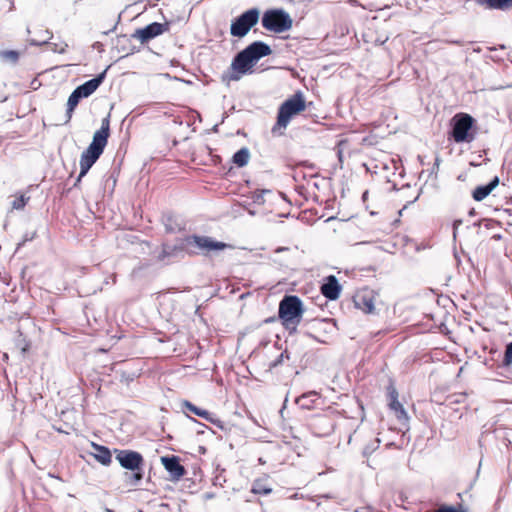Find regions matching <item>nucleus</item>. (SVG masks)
<instances>
[{"label":"nucleus","mask_w":512,"mask_h":512,"mask_svg":"<svg viewBox=\"0 0 512 512\" xmlns=\"http://www.w3.org/2000/svg\"><path fill=\"white\" fill-rule=\"evenodd\" d=\"M478 2L489 9L507 10L512 7V0H479Z\"/></svg>","instance_id":"nucleus-20"},{"label":"nucleus","mask_w":512,"mask_h":512,"mask_svg":"<svg viewBox=\"0 0 512 512\" xmlns=\"http://www.w3.org/2000/svg\"><path fill=\"white\" fill-rule=\"evenodd\" d=\"M348 141H340L337 146V156L339 160L340 169L343 168V157L345 148L348 147Z\"/></svg>","instance_id":"nucleus-29"},{"label":"nucleus","mask_w":512,"mask_h":512,"mask_svg":"<svg viewBox=\"0 0 512 512\" xmlns=\"http://www.w3.org/2000/svg\"><path fill=\"white\" fill-rule=\"evenodd\" d=\"M0 58L3 61H8L11 63H16L19 59V53L15 50H4L0 51Z\"/></svg>","instance_id":"nucleus-25"},{"label":"nucleus","mask_w":512,"mask_h":512,"mask_svg":"<svg viewBox=\"0 0 512 512\" xmlns=\"http://www.w3.org/2000/svg\"><path fill=\"white\" fill-rule=\"evenodd\" d=\"M452 136L455 142H470L473 136L469 131L472 128L473 118L468 114H458L453 118Z\"/></svg>","instance_id":"nucleus-8"},{"label":"nucleus","mask_w":512,"mask_h":512,"mask_svg":"<svg viewBox=\"0 0 512 512\" xmlns=\"http://www.w3.org/2000/svg\"><path fill=\"white\" fill-rule=\"evenodd\" d=\"M251 60L255 63L261 58L272 53L270 46L262 41H255L244 48Z\"/></svg>","instance_id":"nucleus-15"},{"label":"nucleus","mask_w":512,"mask_h":512,"mask_svg":"<svg viewBox=\"0 0 512 512\" xmlns=\"http://www.w3.org/2000/svg\"><path fill=\"white\" fill-rule=\"evenodd\" d=\"M435 512H464V511L456 509L452 506H441Z\"/></svg>","instance_id":"nucleus-34"},{"label":"nucleus","mask_w":512,"mask_h":512,"mask_svg":"<svg viewBox=\"0 0 512 512\" xmlns=\"http://www.w3.org/2000/svg\"><path fill=\"white\" fill-rule=\"evenodd\" d=\"M390 398V409L394 412L399 421L406 422L408 420V416L402 404L397 400V394L392 392Z\"/></svg>","instance_id":"nucleus-19"},{"label":"nucleus","mask_w":512,"mask_h":512,"mask_svg":"<svg viewBox=\"0 0 512 512\" xmlns=\"http://www.w3.org/2000/svg\"><path fill=\"white\" fill-rule=\"evenodd\" d=\"M284 359H289V354L287 351H283L273 362L270 363V369L281 365Z\"/></svg>","instance_id":"nucleus-31"},{"label":"nucleus","mask_w":512,"mask_h":512,"mask_svg":"<svg viewBox=\"0 0 512 512\" xmlns=\"http://www.w3.org/2000/svg\"><path fill=\"white\" fill-rule=\"evenodd\" d=\"M169 27L170 25L168 22H153L148 24L144 28L137 29L132 34V37L140 40V42L144 44L168 31Z\"/></svg>","instance_id":"nucleus-10"},{"label":"nucleus","mask_w":512,"mask_h":512,"mask_svg":"<svg viewBox=\"0 0 512 512\" xmlns=\"http://www.w3.org/2000/svg\"><path fill=\"white\" fill-rule=\"evenodd\" d=\"M45 43H46V40H43V41H36V40H34V39H33V40H31V44H32V45H37V46H39V45H42V44H45Z\"/></svg>","instance_id":"nucleus-36"},{"label":"nucleus","mask_w":512,"mask_h":512,"mask_svg":"<svg viewBox=\"0 0 512 512\" xmlns=\"http://www.w3.org/2000/svg\"><path fill=\"white\" fill-rule=\"evenodd\" d=\"M250 159V151L247 147H243L239 149L236 153H234L232 157V162L238 167H244L248 164Z\"/></svg>","instance_id":"nucleus-21"},{"label":"nucleus","mask_w":512,"mask_h":512,"mask_svg":"<svg viewBox=\"0 0 512 512\" xmlns=\"http://www.w3.org/2000/svg\"><path fill=\"white\" fill-rule=\"evenodd\" d=\"M161 463L169 473L170 479L173 481L180 480L186 474V469L180 463V458L178 456H163L161 457Z\"/></svg>","instance_id":"nucleus-12"},{"label":"nucleus","mask_w":512,"mask_h":512,"mask_svg":"<svg viewBox=\"0 0 512 512\" xmlns=\"http://www.w3.org/2000/svg\"><path fill=\"white\" fill-rule=\"evenodd\" d=\"M376 293L368 288L359 290L354 296V304L366 314H373L376 311Z\"/></svg>","instance_id":"nucleus-11"},{"label":"nucleus","mask_w":512,"mask_h":512,"mask_svg":"<svg viewBox=\"0 0 512 512\" xmlns=\"http://www.w3.org/2000/svg\"><path fill=\"white\" fill-rule=\"evenodd\" d=\"M184 242L188 247H196L199 252L205 256L209 255L212 251H221L226 248H233L232 245L214 240L212 237L196 234L185 237Z\"/></svg>","instance_id":"nucleus-6"},{"label":"nucleus","mask_w":512,"mask_h":512,"mask_svg":"<svg viewBox=\"0 0 512 512\" xmlns=\"http://www.w3.org/2000/svg\"><path fill=\"white\" fill-rule=\"evenodd\" d=\"M253 492L258 493V492H260V490L253 488Z\"/></svg>","instance_id":"nucleus-43"},{"label":"nucleus","mask_w":512,"mask_h":512,"mask_svg":"<svg viewBox=\"0 0 512 512\" xmlns=\"http://www.w3.org/2000/svg\"><path fill=\"white\" fill-rule=\"evenodd\" d=\"M92 447L94 449L93 455L99 463H101L102 465H105V466H107L111 463L112 455H111L109 448H107L106 446H103V445L95 444V443L92 444Z\"/></svg>","instance_id":"nucleus-18"},{"label":"nucleus","mask_w":512,"mask_h":512,"mask_svg":"<svg viewBox=\"0 0 512 512\" xmlns=\"http://www.w3.org/2000/svg\"><path fill=\"white\" fill-rule=\"evenodd\" d=\"M260 19V10L250 8L234 18L230 25V34L233 37L243 38Z\"/></svg>","instance_id":"nucleus-5"},{"label":"nucleus","mask_w":512,"mask_h":512,"mask_svg":"<svg viewBox=\"0 0 512 512\" xmlns=\"http://www.w3.org/2000/svg\"><path fill=\"white\" fill-rule=\"evenodd\" d=\"M106 71L107 70H104L94 78L84 82L83 84L75 88L77 92L82 96V98L89 97L98 89V87L103 83L105 79Z\"/></svg>","instance_id":"nucleus-14"},{"label":"nucleus","mask_w":512,"mask_h":512,"mask_svg":"<svg viewBox=\"0 0 512 512\" xmlns=\"http://www.w3.org/2000/svg\"><path fill=\"white\" fill-rule=\"evenodd\" d=\"M262 26L274 33H283L292 28L293 20L288 12L282 8L266 10L261 18Z\"/></svg>","instance_id":"nucleus-4"},{"label":"nucleus","mask_w":512,"mask_h":512,"mask_svg":"<svg viewBox=\"0 0 512 512\" xmlns=\"http://www.w3.org/2000/svg\"><path fill=\"white\" fill-rule=\"evenodd\" d=\"M81 99H83L82 96L77 92L76 89H74L67 101L66 122L70 121V119L72 118V113L74 112L75 108L77 107Z\"/></svg>","instance_id":"nucleus-23"},{"label":"nucleus","mask_w":512,"mask_h":512,"mask_svg":"<svg viewBox=\"0 0 512 512\" xmlns=\"http://www.w3.org/2000/svg\"><path fill=\"white\" fill-rule=\"evenodd\" d=\"M306 102L302 92H296L292 97L285 100L279 107L277 122L272 131L276 132L277 129L285 130L290 123L293 116L304 111Z\"/></svg>","instance_id":"nucleus-2"},{"label":"nucleus","mask_w":512,"mask_h":512,"mask_svg":"<svg viewBox=\"0 0 512 512\" xmlns=\"http://www.w3.org/2000/svg\"><path fill=\"white\" fill-rule=\"evenodd\" d=\"M31 239H32V237H31V238H29L28 236H25L24 240H23L21 243H19V244H18V246L23 245L26 241H29V240H31Z\"/></svg>","instance_id":"nucleus-38"},{"label":"nucleus","mask_w":512,"mask_h":512,"mask_svg":"<svg viewBox=\"0 0 512 512\" xmlns=\"http://www.w3.org/2000/svg\"><path fill=\"white\" fill-rule=\"evenodd\" d=\"M143 476L144 473L142 468H140V470L132 471V474L127 478V483L131 486H135L143 479Z\"/></svg>","instance_id":"nucleus-26"},{"label":"nucleus","mask_w":512,"mask_h":512,"mask_svg":"<svg viewBox=\"0 0 512 512\" xmlns=\"http://www.w3.org/2000/svg\"><path fill=\"white\" fill-rule=\"evenodd\" d=\"M319 398L318 393L315 391H310L305 393L297 398L296 402L303 409H311L313 408V403L315 400Z\"/></svg>","instance_id":"nucleus-22"},{"label":"nucleus","mask_w":512,"mask_h":512,"mask_svg":"<svg viewBox=\"0 0 512 512\" xmlns=\"http://www.w3.org/2000/svg\"><path fill=\"white\" fill-rule=\"evenodd\" d=\"M30 200V196H27L25 194H20L18 197H16L11 202V209L12 210H22Z\"/></svg>","instance_id":"nucleus-24"},{"label":"nucleus","mask_w":512,"mask_h":512,"mask_svg":"<svg viewBox=\"0 0 512 512\" xmlns=\"http://www.w3.org/2000/svg\"><path fill=\"white\" fill-rule=\"evenodd\" d=\"M183 407L187 409L188 411L192 412L193 414L205 419L206 421L218 426L219 428L223 429V423L221 420L215 417L214 414L210 413L209 411L202 409L200 407H197L196 405L192 404L189 401L183 402Z\"/></svg>","instance_id":"nucleus-16"},{"label":"nucleus","mask_w":512,"mask_h":512,"mask_svg":"<svg viewBox=\"0 0 512 512\" xmlns=\"http://www.w3.org/2000/svg\"><path fill=\"white\" fill-rule=\"evenodd\" d=\"M504 364L505 365L512 364V342L506 346L505 355H504Z\"/></svg>","instance_id":"nucleus-33"},{"label":"nucleus","mask_w":512,"mask_h":512,"mask_svg":"<svg viewBox=\"0 0 512 512\" xmlns=\"http://www.w3.org/2000/svg\"><path fill=\"white\" fill-rule=\"evenodd\" d=\"M66 47H67L66 44L65 45H61V46H58L57 44H54V47L52 48V50L54 52L62 54V53H65Z\"/></svg>","instance_id":"nucleus-35"},{"label":"nucleus","mask_w":512,"mask_h":512,"mask_svg":"<svg viewBox=\"0 0 512 512\" xmlns=\"http://www.w3.org/2000/svg\"><path fill=\"white\" fill-rule=\"evenodd\" d=\"M164 224L167 232L173 233L182 229L180 224L174 223V217L171 215L166 216Z\"/></svg>","instance_id":"nucleus-27"},{"label":"nucleus","mask_w":512,"mask_h":512,"mask_svg":"<svg viewBox=\"0 0 512 512\" xmlns=\"http://www.w3.org/2000/svg\"><path fill=\"white\" fill-rule=\"evenodd\" d=\"M341 285L334 275H329L323 279L320 287L322 295L328 300L334 301L339 298L341 292Z\"/></svg>","instance_id":"nucleus-13"},{"label":"nucleus","mask_w":512,"mask_h":512,"mask_svg":"<svg viewBox=\"0 0 512 512\" xmlns=\"http://www.w3.org/2000/svg\"><path fill=\"white\" fill-rule=\"evenodd\" d=\"M110 134V121L109 116L102 119L101 127L94 135L92 142L85 149L80 157V173L76 179L74 187H77L81 179L88 173L90 168L96 163L101 154L103 153L108 137Z\"/></svg>","instance_id":"nucleus-1"},{"label":"nucleus","mask_w":512,"mask_h":512,"mask_svg":"<svg viewBox=\"0 0 512 512\" xmlns=\"http://www.w3.org/2000/svg\"><path fill=\"white\" fill-rule=\"evenodd\" d=\"M379 439H374L372 442H370L364 449H363V455L367 456L371 453H373L375 450L379 447Z\"/></svg>","instance_id":"nucleus-30"},{"label":"nucleus","mask_w":512,"mask_h":512,"mask_svg":"<svg viewBox=\"0 0 512 512\" xmlns=\"http://www.w3.org/2000/svg\"><path fill=\"white\" fill-rule=\"evenodd\" d=\"M114 452L116 455L115 458L122 468L135 471L143 467L144 458L139 452L120 449H115Z\"/></svg>","instance_id":"nucleus-9"},{"label":"nucleus","mask_w":512,"mask_h":512,"mask_svg":"<svg viewBox=\"0 0 512 512\" xmlns=\"http://www.w3.org/2000/svg\"><path fill=\"white\" fill-rule=\"evenodd\" d=\"M361 512H369V511H368V510H363V511H361Z\"/></svg>","instance_id":"nucleus-44"},{"label":"nucleus","mask_w":512,"mask_h":512,"mask_svg":"<svg viewBox=\"0 0 512 512\" xmlns=\"http://www.w3.org/2000/svg\"><path fill=\"white\" fill-rule=\"evenodd\" d=\"M351 441H352V434H350V435L348 436V443H350Z\"/></svg>","instance_id":"nucleus-41"},{"label":"nucleus","mask_w":512,"mask_h":512,"mask_svg":"<svg viewBox=\"0 0 512 512\" xmlns=\"http://www.w3.org/2000/svg\"><path fill=\"white\" fill-rule=\"evenodd\" d=\"M104 511H105V512H114V511H113L112 509H110V508H105V510H104Z\"/></svg>","instance_id":"nucleus-42"},{"label":"nucleus","mask_w":512,"mask_h":512,"mask_svg":"<svg viewBox=\"0 0 512 512\" xmlns=\"http://www.w3.org/2000/svg\"><path fill=\"white\" fill-rule=\"evenodd\" d=\"M499 184V178L494 177L489 184L478 186L473 192V198L476 201H482L485 199Z\"/></svg>","instance_id":"nucleus-17"},{"label":"nucleus","mask_w":512,"mask_h":512,"mask_svg":"<svg viewBox=\"0 0 512 512\" xmlns=\"http://www.w3.org/2000/svg\"><path fill=\"white\" fill-rule=\"evenodd\" d=\"M270 192H271L270 190H266V189L256 190L253 192L251 198L255 204H259V205L264 204V202H265L264 195L266 193H270Z\"/></svg>","instance_id":"nucleus-28"},{"label":"nucleus","mask_w":512,"mask_h":512,"mask_svg":"<svg viewBox=\"0 0 512 512\" xmlns=\"http://www.w3.org/2000/svg\"><path fill=\"white\" fill-rule=\"evenodd\" d=\"M174 250H175V247L164 245L162 252L158 256V259L164 260L166 257H169L170 255H172Z\"/></svg>","instance_id":"nucleus-32"},{"label":"nucleus","mask_w":512,"mask_h":512,"mask_svg":"<svg viewBox=\"0 0 512 512\" xmlns=\"http://www.w3.org/2000/svg\"><path fill=\"white\" fill-rule=\"evenodd\" d=\"M368 200V191H365L362 195V201L365 203Z\"/></svg>","instance_id":"nucleus-37"},{"label":"nucleus","mask_w":512,"mask_h":512,"mask_svg":"<svg viewBox=\"0 0 512 512\" xmlns=\"http://www.w3.org/2000/svg\"><path fill=\"white\" fill-rule=\"evenodd\" d=\"M253 64L254 62L243 49L236 54L232 60L230 71L223 76V79L227 81H238L244 74L251 70Z\"/></svg>","instance_id":"nucleus-7"},{"label":"nucleus","mask_w":512,"mask_h":512,"mask_svg":"<svg viewBox=\"0 0 512 512\" xmlns=\"http://www.w3.org/2000/svg\"><path fill=\"white\" fill-rule=\"evenodd\" d=\"M272 491V489L268 488V489H264L262 492L263 494H270Z\"/></svg>","instance_id":"nucleus-39"},{"label":"nucleus","mask_w":512,"mask_h":512,"mask_svg":"<svg viewBox=\"0 0 512 512\" xmlns=\"http://www.w3.org/2000/svg\"><path fill=\"white\" fill-rule=\"evenodd\" d=\"M302 313V302L298 296L287 295L280 301L278 314L287 329L296 330Z\"/></svg>","instance_id":"nucleus-3"},{"label":"nucleus","mask_w":512,"mask_h":512,"mask_svg":"<svg viewBox=\"0 0 512 512\" xmlns=\"http://www.w3.org/2000/svg\"><path fill=\"white\" fill-rule=\"evenodd\" d=\"M27 351V346L23 347L21 353L24 354Z\"/></svg>","instance_id":"nucleus-40"}]
</instances>
